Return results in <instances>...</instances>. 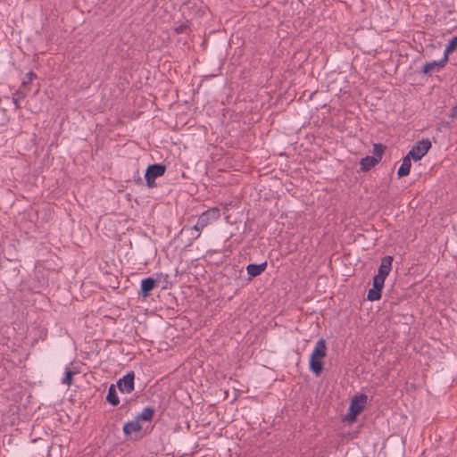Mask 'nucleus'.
<instances>
[{
  "label": "nucleus",
  "mask_w": 457,
  "mask_h": 457,
  "mask_svg": "<svg viewBox=\"0 0 457 457\" xmlns=\"http://www.w3.org/2000/svg\"><path fill=\"white\" fill-rule=\"evenodd\" d=\"M384 152V146L382 145H374V154L378 160L381 158Z\"/></svg>",
  "instance_id": "nucleus-21"
},
{
  "label": "nucleus",
  "mask_w": 457,
  "mask_h": 457,
  "mask_svg": "<svg viewBox=\"0 0 457 457\" xmlns=\"http://www.w3.org/2000/svg\"><path fill=\"white\" fill-rule=\"evenodd\" d=\"M220 212L218 208H211L205 212H204L198 218V222L200 227L205 228L208 226L211 221L216 220L220 218Z\"/></svg>",
  "instance_id": "nucleus-6"
},
{
  "label": "nucleus",
  "mask_w": 457,
  "mask_h": 457,
  "mask_svg": "<svg viewBox=\"0 0 457 457\" xmlns=\"http://www.w3.org/2000/svg\"><path fill=\"white\" fill-rule=\"evenodd\" d=\"M187 29V25H184V24H183V25H180V26L177 27V28L175 29V32H176L177 34H180V33H183V32L185 31V29Z\"/></svg>",
  "instance_id": "nucleus-24"
},
{
  "label": "nucleus",
  "mask_w": 457,
  "mask_h": 457,
  "mask_svg": "<svg viewBox=\"0 0 457 457\" xmlns=\"http://www.w3.org/2000/svg\"><path fill=\"white\" fill-rule=\"evenodd\" d=\"M204 228V227H200L199 226V222L197 221V223L193 227V229L196 231L195 237H200L201 231Z\"/></svg>",
  "instance_id": "nucleus-23"
},
{
  "label": "nucleus",
  "mask_w": 457,
  "mask_h": 457,
  "mask_svg": "<svg viewBox=\"0 0 457 457\" xmlns=\"http://www.w3.org/2000/svg\"><path fill=\"white\" fill-rule=\"evenodd\" d=\"M34 78H36V74L34 72H32V71L28 72L26 74L25 79L22 81L21 87L27 89L29 83H30Z\"/></svg>",
  "instance_id": "nucleus-19"
},
{
  "label": "nucleus",
  "mask_w": 457,
  "mask_h": 457,
  "mask_svg": "<svg viewBox=\"0 0 457 457\" xmlns=\"http://www.w3.org/2000/svg\"><path fill=\"white\" fill-rule=\"evenodd\" d=\"M134 372H129L117 382V386L122 393L129 394L134 390Z\"/></svg>",
  "instance_id": "nucleus-7"
},
{
  "label": "nucleus",
  "mask_w": 457,
  "mask_h": 457,
  "mask_svg": "<svg viewBox=\"0 0 457 457\" xmlns=\"http://www.w3.org/2000/svg\"><path fill=\"white\" fill-rule=\"evenodd\" d=\"M327 355V345L324 339H320L310 357V370L319 376L323 370V360Z\"/></svg>",
  "instance_id": "nucleus-1"
},
{
  "label": "nucleus",
  "mask_w": 457,
  "mask_h": 457,
  "mask_svg": "<svg viewBox=\"0 0 457 457\" xmlns=\"http://www.w3.org/2000/svg\"><path fill=\"white\" fill-rule=\"evenodd\" d=\"M384 284L381 282L376 283V280L373 279V287L370 288L368 292L367 298L370 301H378L381 298V291L383 289Z\"/></svg>",
  "instance_id": "nucleus-11"
},
{
  "label": "nucleus",
  "mask_w": 457,
  "mask_h": 457,
  "mask_svg": "<svg viewBox=\"0 0 457 457\" xmlns=\"http://www.w3.org/2000/svg\"><path fill=\"white\" fill-rule=\"evenodd\" d=\"M411 157H409L407 154L402 162L401 166L398 169L397 174L399 177H405L410 174L411 167Z\"/></svg>",
  "instance_id": "nucleus-12"
},
{
  "label": "nucleus",
  "mask_w": 457,
  "mask_h": 457,
  "mask_svg": "<svg viewBox=\"0 0 457 457\" xmlns=\"http://www.w3.org/2000/svg\"><path fill=\"white\" fill-rule=\"evenodd\" d=\"M76 374V372L71 371L70 370H66L65 376L62 378V383L71 386L72 383V376Z\"/></svg>",
  "instance_id": "nucleus-20"
},
{
  "label": "nucleus",
  "mask_w": 457,
  "mask_h": 457,
  "mask_svg": "<svg viewBox=\"0 0 457 457\" xmlns=\"http://www.w3.org/2000/svg\"><path fill=\"white\" fill-rule=\"evenodd\" d=\"M431 148V142L429 139H422L418 141L415 145L409 151V157H411L414 161H420Z\"/></svg>",
  "instance_id": "nucleus-3"
},
{
  "label": "nucleus",
  "mask_w": 457,
  "mask_h": 457,
  "mask_svg": "<svg viewBox=\"0 0 457 457\" xmlns=\"http://www.w3.org/2000/svg\"><path fill=\"white\" fill-rule=\"evenodd\" d=\"M141 423L139 422V420L137 419L125 423L123 426V432L127 436H129L135 433H138L139 431H141Z\"/></svg>",
  "instance_id": "nucleus-10"
},
{
  "label": "nucleus",
  "mask_w": 457,
  "mask_h": 457,
  "mask_svg": "<svg viewBox=\"0 0 457 457\" xmlns=\"http://www.w3.org/2000/svg\"><path fill=\"white\" fill-rule=\"evenodd\" d=\"M153 417L154 411L151 408H145L136 419L139 420V422L141 423L142 420L150 421L153 419Z\"/></svg>",
  "instance_id": "nucleus-17"
},
{
  "label": "nucleus",
  "mask_w": 457,
  "mask_h": 457,
  "mask_svg": "<svg viewBox=\"0 0 457 457\" xmlns=\"http://www.w3.org/2000/svg\"><path fill=\"white\" fill-rule=\"evenodd\" d=\"M155 287V280L152 278H145L141 281V293L146 297L150 292Z\"/></svg>",
  "instance_id": "nucleus-13"
},
{
  "label": "nucleus",
  "mask_w": 457,
  "mask_h": 457,
  "mask_svg": "<svg viewBox=\"0 0 457 457\" xmlns=\"http://www.w3.org/2000/svg\"><path fill=\"white\" fill-rule=\"evenodd\" d=\"M449 117L452 119H457V104L451 108Z\"/></svg>",
  "instance_id": "nucleus-22"
},
{
  "label": "nucleus",
  "mask_w": 457,
  "mask_h": 457,
  "mask_svg": "<svg viewBox=\"0 0 457 457\" xmlns=\"http://www.w3.org/2000/svg\"><path fill=\"white\" fill-rule=\"evenodd\" d=\"M457 48V36L454 37L451 41L450 43L448 44V46H446L445 48V55H447V58L449 57V54L455 49Z\"/></svg>",
  "instance_id": "nucleus-18"
},
{
  "label": "nucleus",
  "mask_w": 457,
  "mask_h": 457,
  "mask_svg": "<svg viewBox=\"0 0 457 457\" xmlns=\"http://www.w3.org/2000/svg\"><path fill=\"white\" fill-rule=\"evenodd\" d=\"M447 61H448L447 55L444 54L443 59L440 61H434V62L425 63L422 68V72L424 74H431L432 72L439 71L441 69H443L445 66Z\"/></svg>",
  "instance_id": "nucleus-8"
},
{
  "label": "nucleus",
  "mask_w": 457,
  "mask_h": 457,
  "mask_svg": "<svg viewBox=\"0 0 457 457\" xmlns=\"http://www.w3.org/2000/svg\"><path fill=\"white\" fill-rule=\"evenodd\" d=\"M166 170V167L162 164H153L148 166L145 171V180L149 187L154 186V180L156 178L162 177Z\"/></svg>",
  "instance_id": "nucleus-4"
},
{
  "label": "nucleus",
  "mask_w": 457,
  "mask_h": 457,
  "mask_svg": "<svg viewBox=\"0 0 457 457\" xmlns=\"http://www.w3.org/2000/svg\"><path fill=\"white\" fill-rule=\"evenodd\" d=\"M392 262H393V257L392 256H385L381 260L380 266L378 268V274L374 277V280H376V283L378 282L385 283L386 278L388 276V274L391 271L392 269Z\"/></svg>",
  "instance_id": "nucleus-5"
},
{
  "label": "nucleus",
  "mask_w": 457,
  "mask_h": 457,
  "mask_svg": "<svg viewBox=\"0 0 457 457\" xmlns=\"http://www.w3.org/2000/svg\"><path fill=\"white\" fill-rule=\"evenodd\" d=\"M368 401L366 395H359L354 396L350 403L349 411L346 420L350 422L355 421L357 416L364 410Z\"/></svg>",
  "instance_id": "nucleus-2"
},
{
  "label": "nucleus",
  "mask_w": 457,
  "mask_h": 457,
  "mask_svg": "<svg viewBox=\"0 0 457 457\" xmlns=\"http://www.w3.org/2000/svg\"><path fill=\"white\" fill-rule=\"evenodd\" d=\"M106 400L109 403H111L113 406H117L120 403V399L118 397L114 385H112L109 387Z\"/></svg>",
  "instance_id": "nucleus-16"
},
{
  "label": "nucleus",
  "mask_w": 457,
  "mask_h": 457,
  "mask_svg": "<svg viewBox=\"0 0 457 457\" xmlns=\"http://www.w3.org/2000/svg\"><path fill=\"white\" fill-rule=\"evenodd\" d=\"M267 268V262L260 264H249L246 266V271L249 276V279H252L261 275Z\"/></svg>",
  "instance_id": "nucleus-9"
},
{
  "label": "nucleus",
  "mask_w": 457,
  "mask_h": 457,
  "mask_svg": "<svg viewBox=\"0 0 457 457\" xmlns=\"http://www.w3.org/2000/svg\"><path fill=\"white\" fill-rule=\"evenodd\" d=\"M378 162V159L373 156H366L362 158L360 164L363 171H368Z\"/></svg>",
  "instance_id": "nucleus-14"
},
{
  "label": "nucleus",
  "mask_w": 457,
  "mask_h": 457,
  "mask_svg": "<svg viewBox=\"0 0 457 457\" xmlns=\"http://www.w3.org/2000/svg\"><path fill=\"white\" fill-rule=\"evenodd\" d=\"M28 93V89H24L22 87H20L12 96V101L15 105V107L21 108V102L25 98L26 95Z\"/></svg>",
  "instance_id": "nucleus-15"
}]
</instances>
